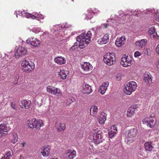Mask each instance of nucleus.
Here are the masks:
<instances>
[{
	"mask_svg": "<svg viewBox=\"0 0 159 159\" xmlns=\"http://www.w3.org/2000/svg\"><path fill=\"white\" fill-rule=\"evenodd\" d=\"M34 33L37 34L40 32H41V30L40 28L35 27L33 28L31 30Z\"/></svg>",
	"mask_w": 159,
	"mask_h": 159,
	"instance_id": "obj_41",
	"label": "nucleus"
},
{
	"mask_svg": "<svg viewBox=\"0 0 159 159\" xmlns=\"http://www.w3.org/2000/svg\"><path fill=\"white\" fill-rule=\"evenodd\" d=\"M94 13L92 10L90 9L88 11V13L87 14H85V19L86 20H88L89 19H91L93 16Z\"/></svg>",
	"mask_w": 159,
	"mask_h": 159,
	"instance_id": "obj_35",
	"label": "nucleus"
},
{
	"mask_svg": "<svg viewBox=\"0 0 159 159\" xmlns=\"http://www.w3.org/2000/svg\"><path fill=\"white\" fill-rule=\"evenodd\" d=\"M155 116V115L154 114H150L149 116V117L150 118H154Z\"/></svg>",
	"mask_w": 159,
	"mask_h": 159,
	"instance_id": "obj_54",
	"label": "nucleus"
},
{
	"mask_svg": "<svg viewBox=\"0 0 159 159\" xmlns=\"http://www.w3.org/2000/svg\"><path fill=\"white\" fill-rule=\"evenodd\" d=\"M90 113L93 116H95L97 113L98 107L96 106H93L90 109Z\"/></svg>",
	"mask_w": 159,
	"mask_h": 159,
	"instance_id": "obj_33",
	"label": "nucleus"
},
{
	"mask_svg": "<svg viewBox=\"0 0 159 159\" xmlns=\"http://www.w3.org/2000/svg\"><path fill=\"white\" fill-rule=\"evenodd\" d=\"M72 1H73V0H72Z\"/></svg>",
	"mask_w": 159,
	"mask_h": 159,
	"instance_id": "obj_64",
	"label": "nucleus"
},
{
	"mask_svg": "<svg viewBox=\"0 0 159 159\" xmlns=\"http://www.w3.org/2000/svg\"><path fill=\"white\" fill-rule=\"evenodd\" d=\"M103 58L104 62L108 65L111 66L116 62L115 55L113 53H107L104 56Z\"/></svg>",
	"mask_w": 159,
	"mask_h": 159,
	"instance_id": "obj_3",
	"label": "nucleus"
},
{
	"mask_svg": "<svg viewBox=\"0 0 159 159\" xmlns=\"http://www.w3.org/2000/svg\"><path fill=\"white\" fill-rule=\"evenodd\" d=\"M81 67L82 69L85 71H89L92 70L93 66L88 62H83L81 64Z\"/></svg>",
	"mask_w": 159,
	"mask_h": 159,
	"instance_id": "obj_14",
	"label": "nucleus"
},
{
	"mask_svg": "<svg viewBox=\"0 0 159 159\" xmlns=\"http://www.w3.org/2000/svg\"><path fill=\"white\" fill-rule=\"evenodd\" d=\"M149 120L148 118H146L143 120L142 122L143 124H146L148 126L149 125Z\"/></svg>",
	"mask_w": 159,
	"mask_h": 159,
	"instance_id": "obj_43",
	"label": "nucleus"
},
{
	"mask_svg": "<svg viewBox=\"0 0 159 159\" xmlns=\"http://www.w3.org/2000/svg\"><path fill=\"white\" fill-rule=\"evenodd\" d=\"M18 139V135L16 133H14L10 137V142L13 143H15L17 141Z\"/></svg>",
	"mask_w": 159,
	"mask_h": 159,
	"instance_id": "obj_31",
	"label": "nucleus"
},
{
	"mask_svg": "<svg viewBox=\"0 0 159 159\" xmlns=\"http://www.w3.org/2000/svg\"><path fill=\"white\" fill-rule=\"evenodd\" d=\"M3 60L2 62L4 63V65H1L2 67L5 66H8L11 65L12 63V60L10 58V57L9 56L5 54V56L3 57Z\"/></svg>",
	"mask_w": 159,
	"mask_h": 159,
	"instance_id": "obj_15",
	"label": "nucleus"
},
{
	"mask_svg": "<svg viewBox=\"0 0 159 159\" xmlns=\"http://www.w3.org/2000/svg\"><path fill=\"white\" fill-rule=\"evenodd\" d=\"M109 36L107 34H102L97 37V43L100 44H105L109 41Z\"/></svg>",
	"mask_w": 159,
	"mask_h": 159,
	"instance_id": "obj_10",
	"label": "nucleus"
},
{
	"mask_svg": "<svg viewBox=\"0 0 159 159\" xmlns=\"http://www.w3.org/2000/svg\"><path fill=\"white\" fill-rule=\"evenodd\" d=\"M34 14H30V18L33 19H36L40 21V20H43L44 18V16L41 14L37 12L33 13Z\"/></svg>",
	"mask_w": 159,
	"mask_h": 159,
	"instance_id": "obj_20",
	"label": "nucleus"
},
{
	"mask_svg": "<svg viewBox=\"0 0 159 159\" xmlns=\"http://www.w3.org/2000/svg\"><path fill=\"white\" fill-rule=\"evenodd\" d=\"M148 11L149 12H153V10L152 9L150 10L149 9H148Z\"/></svg>",
	"mask_w": 159,
	"mask_h": 159,
	"instance_id": "obj_58",
	"label": "nucleus"
},
{
	"mask_svg": "<svg viewBox=\"0 0 159 159\" xmlns=\"http://www.w3.org/2000/svg\"><path fill=\"white\" fill-rule=\"evenodd\" d=\"M69 100L71 101V102L69 103H67V105H68L70 104L71 103L74 102L75 100V99L74 98L72 97H70L69 98Z\"/></svg>",
	"mask_w": 159,
	"mask_h": 159,
	"instance_id": "obj_48",
	"label": "nucleus"
},
{
	"mask_svg": "<svg viewBox=\"0 0 159 159\" xmlns=\"http://www.w3.org/2000/svg\"><path fill=\"white\" fill-rule=\"evenodd\" d=\"M144 148L146 151L151 152L153 149L152 142L150 141L146 142L144 143Z\"/></svg>",
	"mask_w": 159,
	"mask_h": 159,
	"instance_id": "obj_28",
	"label": "nucleus"
},
{
	"mask_svg": "<svg viewBox=\"0 0 159 159\" xmlns=\"http://www.w3.org/2000/svg\"><path fill=\"white\" fill-rule=\"evenodd\" d=\"M15 14H16L17 17H18V16H21L22 17H25L27 18H30V13L25 12L24 11H20V10H19L17 11H16Z\"/></svg>",
	"mask_w": 159,
	"mask_h": 159,
	"instance_id": "obj_19",
	"label": "nucleus"
},
{
	"mask_svg": "<svg viewBox=\"0 0 159 159\" xmlns=\"http://www.w3.org/2000/svg\"><path fill=\"white\" fill-rule=\"evenodd\" d=\"M122 75L120 74H118L116 76V79L118 80H120L121 78Z\"/></svg>",
	"mask_w": 159,
	"mask_h": 159,
	"instance_id": "obj_50",
	"label": "nucleus"
},
{
	"mask_svg": "<svg viewBox=\"0 0 159 159\" xmlns=\"http://www.w3.org/2000/svg\"><path fill=\"white\" fill-rule=\"evenodd\" d=\"M11 129V128L7 123L3 122L0 125V137L2 136L4 132H7Z\"/></svg>",
	"mask_w": 159,
	"mask_h": 159,
	"instance_id": "obj_11",
	"label": "nucleus"
},
{
	"mask_svg": "<svg viewBox=\"0 0 159 159\" xmlns=\"http://www.w3.org/2000/svg\"><path fill=\"white\" fill-rule=\"evenodd\" d=\"M54 88V87H52L51 86H48L47 88V91L49 93L52 94Z\"/></svg>",
	"mask_w": 159,
	"mask_h": 159,
	"instance_id": "obj_42",
	"label": "nucleus"
},
{
	"mask_svg": "<svg viewBox=\"0 0 159 159\" xmlns=\"http://www.w3.org/2000/svg\"><path fill=\"white\" fill-rule=\"evenodd\" d=\"M111 130L113 131H114L117 133V128L116 125H112L110 129Z\"/></svg>",
	"mask_w": 159,
	"mask_h": 159,
	"instance_id": "obj_44",
	"label": "nucleus"
},
{
	"mask_svg": "<svg viewBox=\"0 0 159 159\" xmlns=\"http://www.w3.org/2000/svg\"><path fill=\"white\" fill-rule=\"evenodd\" d=\"M155 30L154 26H152L148 30V34L154 38H157V34L155 32Z\"/></svg>",
	"mask_w": 159,
	"mask_h": 159,
	"instance_id": "obj_27",
	"label": "nucleus"
},
{
	"mask_svg": "<svg viewBox=\"0 0 159 159\" xmlns=\"http://www.w3.org/2000/svg\"><path fill=\"white\" fill-rule=\"evenodd\" d=\"M156 123V120L154 119L150 120H149V125L148 126H149L150 128H152L155 125Z\"/></svg>",
	"mask_w": 159,
	"mask_h": 159,
	"instance_id": "obj_39",
	"label": "nucleus"
},
{
	"mask_svg": "<svg viewBox=\"0 0 159 159\" xmlns=\"http://www.w3.org/2000/svg\"><path fill=\"white\" fill-rule=\"evenodd\" d=\"M77 43H75L74 44V46H76V45H77Z\"/></svg>",
	"mask_w": 159,
	"mask_h": 159,
	"instance_id": "obj_61",
	"label": "nucleus"
},
{
	"mask_svg": "<svg viewBox=\"0 0 159 159\" xmlns=\"http://www.w3.org/2000/svg\"><path fill=\"white\" fill-rule=\"evenodd\" d=\"M5 157H2V158L1 159H6L5 158Z\"/></svg>",
	"mask_w": 159,
	"mask_h": 159,
	"instance_id": "obj_60",
	"label": "nucleus"
},
{
	"mask_svg": "<svg viewBox=\"0 0 159 159\" xmlns=\"http://www.w3.org/2000/svg\"><path fill=\"white\" fill-rule=\"evenodd\" d=\"M132 62V58L131 57L124 55L121 58V64L124 67H127L131 66Z\"/></svg>",
	"mask_w": 159,
	"mask_h": 159,
	"instance_id": "obj_8",
	"label": "nucleus"
},
{
	"mask_svg": "<svg viewBox=\"0 0 159 159\" xmlns=\"http://www.w3.org/2000/svg\"><path fill=\"white\" fill-rule=\"evenodd\" d=\"M92 36L91 32L88 31L86 34L83 32L77 36L76 39L79 43V47L80 48H84L90 43Z\"/></svg>",
	"mask_w": 159,
	"mask_h": 159,
	"instance_id": "obj_2",
	"label": "nucleus"
},
{
	"mask_svg": "<svg viewBox=\"0 0 159 159\" xmlns=\"http://www.w3.org/2000/svg\"><path fill=\"white\" fill-rule=\"evenodd\" d=\"M26 43L28 44L33 46L34 47H37L39 46L40 43V41L37 38H35L34 37H31L29 38L26 40Z\"/></svg>",
	"mask_w": 159,
	"mask_h": 159,
	"instance_id": "obj_9",
	"label": "nucleus"
},
{
	"mask_svg": "<svg viewBox=\"0 0 159 159\" xmlns=\"http://www.w3.org/2000/svg\"><path fill=\"white\" fill-rule=\"evenodd\" d=\"M125 36L117 38L115 42V44L117 47H120L123 45L125 43Z\"/></svg>",
	"mask_w": 159,
	"mask_h": 159,
	"instance_id": "obj_17",
	"label": "nucleus"
},
{
	"mask_svg": "<svg viewBox=\"0 0 159 159\" xmlns=\"http://www.w3.org/2000/svg\"><path fill=\"white\" fill-rule=\"evenodd\" d=\"M22 70L25 72H30L33 70L35 67L34 63L29 62V61L24 60L22 61L21 63Z\"/></svg>",
	"mask_w": 159,
	"mask_h": 159,
	"instance_id": "obj_4",
	"label": "nucleus"
},
{
	"mask_svg": "<svg viewBox=\"0 0 159 159\" xmlns=\"http://www.w3.org/2000/svg\"><path fill=\"white\" fill-rule=\"evenodd\" d=\"M147 39H143L138 41L135 43L138 48H143L147 44Z\"/></svg>",
	"mask_w": 159,
	"mask_h": 159,
	"instance_id": "obj_21",
	"label": "nucleus"
},
{
	"mask_svg": "<svg viewBox=\"0 0 159 159\" xmlns=\"http://www.w3.org/2000/svg\"><path fill=\"white\" fill-rule=\"evenodd\" d=\"M21 144L22 145V147H24L25 143H21Z\"/></svg>",
	"mask_w": 159,
	"mask_h": 159,
	"instance_id": "obj_57",
	"label": "nucleus"
},
{
	"mask_svg": "<svg viewBox=\"0 0 159 159\" xmlns=\"http://www.w3.org/2000/svg\"><path fill=\"white\" fill-rule=\"evenodd\" d=\"M30 103L31 102L30 101L23 100L21 101L20 106L22 108L28 109L30 107Z\"/></svg>",
	"mask_w": 159,
	"mask_h": 159,
	"instance_id": "obj_26",
	"label": "nucleus"
},
{
	"mask_svg": "<svg viewBox=\"0 0 159 159\" xmlns=\"http://www.w3.org/2000/svg\"><path fill=\"white\" fill-rule=\"evenodd\" d=\"M84 88V92L88 94H90L92 91V89L90 86L88 84H85Z\"/></svg>",
	"mask_w": 159,
	"mask_h": 159,
	"instance_id": "obj_36",
	"label": "nucleus"
},
{
	"mask_svg": "<svg viewBox=\"0 0 159 159\" xmlns=\"http://www.w3.org/2000/svg\"><path fill=\"white\" fill-rule=\"evenodd\" d=\"M137 87L136 83L134 81H130L128 83L125 88V92L127 95L131 94L135 90Z\"/></svg>",
	"mask_w": 159,
	"mask_h": 159,
	"instance_id": "obj_5",
	"label": "nucleus"
},
{
	"mask_svg": "<svg viewBox=\"0 0 159 159\" xmlns=\"http://www.w3.org/2000/svg\"><path fill=\"white\" fill-rule=\"evenodd\" d=\"M70 26H69L66 23L64 25L62 26L61 25H56L54 27V29L55 30H59L61 31L65 30V28H69Z\"/></svg>",
	"mask_w": 159,
	"mask_h": 159,
	"instance_id": "obj_23",
	"label": "nucleus"
},
{
	"mask_svg": "<svg viewBox=\"0 0 159 159\" xmlns=\"http://www.w3.org/2000/svg\"><path fill=\"white\" fill-rule=\"evenodd\" d=\"M137 130L136 128H133L130 129L126 137V139L128 142L130 143L134 141V137L137 135Z\"/></svg>",
	"mask_w": 159,
	"mask_h": 159,
	"instance_id": "obj_7",
	"label": "nucleus"
},
{
	"mask_svg": "<svg viewBox=\"0 0 159 159\" xmlns=\"http://www.w3.org/2000/svg\"><path fill=\"white\" fill-rule=\"evenodd\" d=\"M109 84V82L108 81H106L103 83L102 85L100 86V89L98 91L100 93L102 94H104L107 89Z\"/></svg>",
	"mask_w": 159,
	"mask_h": 159,
	"instance_id": "obj_16",
	"label": "nucleus"
},
{
	"mask_svg": "<svg viewBox=\"0 0 159 159\" xmlns=\"http://www.w3.org/2000/svg\"><path fill=\"white\" fill-rule=\"evenodd\" d=\"M155 19L157 21L159 22V12L158 11H157V13L156 14V16H155Z\"/></svg>",
	"mask_w": 159,
	"mask_h": 159,
	"instance_id": "obj_46",
	"label": "nucleus"
},
{
	"mask_svg": "<svg viewBox=\"0 0 159 159\" xmlns=\"http://www.w3.org/2000/svg\"><path fill=\"white\" fill-rule=\"evenodd\" d=\"M50 147L49 146H44L41 148V153L44 157H48L50 154Z\"/></svg>",
	"mask_w": 159,
	"mask_h": 159,
	"instance_id": "obj_13",
	"label": "nucleus"
},
{
	"mask_svg": "<svg viewBox=\"0 0 159 159\" xmlns=\"http://www.w3.org/2000/svg\"><path fill=\"white\" fill-rule=\"evenodd\" d=\"M155 65L156 67L159 69V58H157L155 63Z\"/></svg>",
	"mask_w": 159,
	"mask_h": 159,
	"instance_id": "obj_49",
	"label": "nucleus"
},
{
	"mask_svg": "<svg viewBox=\"0 0 159 159\" xmlns=\"http://www.w3.org/2000/svg\"><path fill=\"white\" fill-rule=\"evenodd\" d=\"M44 123L43 121L41 120H36L35 122L34 128L37 129H39L41 126L43 125Z\"/></svg>",
	"mask_w": 159,
	"mask_h": 159,
	"instance_id": "obj_37",
	"label": "nucleus"
},
{
	"mask_svg": "<svg viewBox=\"0 0 159 159\" xmlns=\"http://www.w3.org/2000/svg\"><path fill=\"white\" fill-rule=\"evenodd\" d=\"M27 49L24 47H20L16 52L15 55L16 58L24 56L27 53Z\"/></svg>",
	"mask_w": 159,
	"mask_h": 159,
	"instance_id": "obj_12",
	"label": "nucleus"
},
{
	"mask_svg": "<svg viewBox=\"0 0 159 159\" xmlns=\"http://www.w3.org/2000/svg\"><path fill=\"white\" fill-rule=\"evenodd\" d=\"M102 131L100 130L96 129L93 131V139L94 142L96 144L101 143L102 139Z\"/></svg>",
	"mask_w": 159,
	"mask_h": 159,
	"instance_id": "obj_6",
	"label": "nucleus"
},
{
	"mask_svg": "<svg viewBox=\"0 0 159 159\" xmlns=\"http://www.w3.org/2000/svg\"><path fill=\"white\" fill-rule=\"evenodd\" d=\"M135 12H138V10H137V11H136V10H135Z\"/></svg>",
	"mask_w": 159,
	"mask_h": 159,
	"instance_id": "obj_62",
	"label": "nucleus"
},
{
	"mask_svg": "<svg viewBox=\"0 0 159 159\" xmlns=\"http://www.w3.org/2000/svg\"><path fill=\"white\" fill-rule=\"evenodd\" d=\"M11 151H7V152L6 154L8 156H9V157H10L12 155L11 154Z\"/></svg>",
	"mask_w": 159,
	"mask_h": 159,
	"instance_id": "obj_53",
	"label": "nucleus"
},
{
	"mask_svg": "<svg viewBox=\"0 0 159 159\" xmlns=\"http://www.w3.org/2000/svg\"><path fill=\"white\" fill-rule=\"evenodd\" d=\"M50 159H58L56 157H52L50 158Z\"/></svg>",
	"mask_w": 159,
	"mask_h": 159,
	"instance_id": "obj_59",
	"label": "nucleus"
},
{
	"mask_svg": "<svg viewBox=\"0 0 159 159\" xmlns=\"http://www.w3.org/2000/svg\"><path fill=\"white\" fill-rule=\"evenodd\" d=\"M4 157H5V158H6V159H10V157L8 156L6 154L5 155Z\"/></svg>",
	"mask_w": 159,
	"mask_h": 159,
	"instance_id": "obj_55",
	"label": "nucleus"
},
{
	"mask_svg": "<svg viewBox=\"0 0 159 159\" xmlns=\"http://www.w3.org/2000/svg\"><path fill=\"white\" fill-rule=\"evenodd\" d=\"M19 78L18 75H16L14 78V80L13 81V84H16L18 83V79Z\"/></svg>",
	"mask_w": 159,
	"mask_h": 159,
	"instance_id": "obj_45",
	"label": "nucleus"
},
{
	"mask_svg": "<svg viewBox=\"0 0 159 159\" xmlns=\"http://www.w3.org/2000/svg\"><path fill=\"white\" fill-rule=\"evenodd\" d=\"M117 134V133L110 130H109L108 131L109 136L111 138H112L115 135H116Z\"/></svg>",
	"mask_w": 159,
	"mask_h": 159,
	"instance_id": "obj_40",
	"label": "nucleus"
},
{
	"mask_svg": "<svg viewBox=\"0 0 159 159\" xmlns=\"http://www.w3.org/2000/svg\"><path fill=\"white\" fill-rule=\"evenodd\" d=\"M52 94L56 96H60L61 95V93L60 89L55 88H54Z\"/></svg>",
	"mask_w": 159,
	"mask_h": 159,
	"instance_id": "obj_38",
	"label": "nucleus"
},
{
	"mask_svg": "<svg viewBox=\"0 0 159 159\" xmlns=\"http://www.w3.org/2000/svg\"><path fill=\"white\" fill-rule=\"evenodd\" d=\"M54 60L55 63L59 65L65 64L66 63V60L64 58L61 56L55 58Z\"/></svg>",
	"mask_w": 159,
	"mask_h": 159,
	"instance_id": "obj_24",
	"label": "nucleus"
},
{
	"mask_svg": "<svg viewBox=\"0 0 159 159\" xmlns=\"http://www.w3.org/2000/svg\"><path fill=\"white\" fill-rule=\"evenodd\" d=\"M135 106L134 105L130 107L127 111V115L128 117H131L134 115V113L135 110Z\"/></svg>",
	"mask_w": 159,
	"mask_h": 159,
	"instance_id": "obj_29",
	"label": "nucleus"
},
{
	"mask_svg": "<svg viewBox=\"0 0 159 159\" xmlns=\"http://www.w3.org/2000/svg\"><path fill=\"white\" fill-rule=\"evenodd\" d=\"M122 11H119V16H116L114 19H109L107 21V24H102L100 27L102 28H106L108 27V26H111L113 27L116 26V23L123 24L125 22L129 21V18L130 16L134 14L132 11H129L127 13H122Z\"/></svg>",
	"mask_w": 159,
	"mask_h": 159,
	"instance_id": "obj_1",
	"label": "nucleus"
},
{
	"mask_svg": "<svg viewBox=\"0 0 159 159\" xmlns=\"http://www.w3.org/2000/svg\"><path fill=\"white\" fill-rule=\"evenodd\" d=\"M48 34V32H44L43 34H42V35L43 36H44V35L45 34Z\"/></svg>",
	"mask_w": 159,
	"mask_h": 159,
	"instance_id": "obj_56",
	"label": "nucleus"
},
{
	"mask_svg": "<svg viewBox=\"0 0 159 159\" xmlns=\"http://www.w3.org/2000/svg\"><path fill=\"white\" fill-rule=\"evenodd\" d=\"M95 159H98V158H95Z\"/></svg>",
	"mask_w": 159,
	"mask_h": 159,
	"instance_id": "obj_63",
	"label": "nucleus"
},
{
	"mask_svg": "<svg viewBox=\"0 0 159 159\" xmlns=\"http://www.w3.org/2000/svg\"><path fill=\"white\" fill-rule=\"evenodd\" d=\"M11 107L14 110H16V105L13 103L12 102H11Z\"/></svg>",
	"mask_w": 159,
	"mask_h": 159,
	"instance_id": "obj_51",
	"label": "nucleus"
},
{
	"mask_svg": "<svg viewBox=\"0 0 159 159\" xmlns=\"http://www.w3.org/2000/svg\"><path fill=\"white\" fill-rule=\"evenodd\" d=\"M141 55V53L139 51H136L134 53V56L135 57H137Z\"/></svg>",
	"mask_w": 159,
	"mask_h": 159,
	"instance_id": "obj_47",
	"label": "nucleus"
},
{
	"mask_svg": "<svg viewBox=\"0 0 159 159\" xmlns=\"http://www.w3.org/2000/svg\"><path fill=\"white\" fill-rule=\"evenodd\" d=\"M56 127L58 132H60L64 130L66 128L65 125L63 123L57 124Z\"/></svg>",
	"mask_w": 159,
	"mask_h": 159,
	"instance_id": "obj_34",
	"label": "nucleus"
},
{
	"mask_svg": "<svg viewBox=\"0 0 159 159\" xmlns=\"http://www.w3.org/2000/svg\"><path fill=\"white\" fill-rule=\"evenodd\" d=\"M68 74V71L64 70H60V71L58 73L59 77L63 80L65 79Z\"/></svg>",
	"mask_w": 159,
	"mask_h": 159,
	"instance_id": "obj_22",
	"label": "nucleus"
},
{
	"mask_svg": "<svg viewBox=\"0 0 159 159\" xmlns=\"http://www.w3.org/2000/svg\"><path fill=\"white\" fill-rule=\"evenodd\" d=\"M36 122V119L35 118L29 120L27 122V126L30 128H34Z\"/></svg>",
	"mask_w": 159,
	"mask_h": 159,
	"instance_id": "obj_30",
	"label": "nucleus"
},
{
	"mask_svg": "<svg viewBox=\"0 0 159 159\" xmlns=\"http://www.w3.org/2000/svg\"><path fill=\"white\" fill-rule=\"evenodd\" d=\"M156 52L159 55V44L157 45L156 48Z\"/></svg>",
	"mask_w": 159,
	"mask_h": 159,
	"instance_id": "obj_52",
	"label": "nucleus"
},
{
	"mask_svg": "<svg viewBox=\"0 0 159 159\" xmlns=\"http://www.w3.org/2000/svg\"><path fill=\"white\" fill-rule=\"evenodd\" d=\"M106 114L103 112L101 113V115L98 119L99 123L101 124H103L106 120Z\"/></svg>",
	"mask_w": 159,
	"mask_h": 159,
	"instance_id": "obj_25",
	"label": "nucleus"
},
{
	"mask_svg": "<svg viewBox=\"0 0 159 159\" xmlns=\"http://www.w3.org/2000/svg\"><path fill=\"white\" fill-rule=\"evenodd\" d=\"M66 154V157L69 159H73L76 155V152L74 150H67Z\"/></svg>",
	"mask_w": 159,
	"mask_h": 159,
	"instance_id": "obj_18",
	"label": "nucleus"
},
{
	"mask_svg": "<svg viewBox=\"0 0 159 159\" xmlns=\"http://www.w3.org/2000/svg\"><path fill=\"white\" fill-rule=\"evenodd\" d=\"M145 82L147 84H151L152 82V76L151 75L145 74L143 78Z\"/></svg>",
	"mask_w": 159,
	"mask_h": 159,
	"instance_id": "obj_32",
	"label": "nucleus"
}]
</instances>
